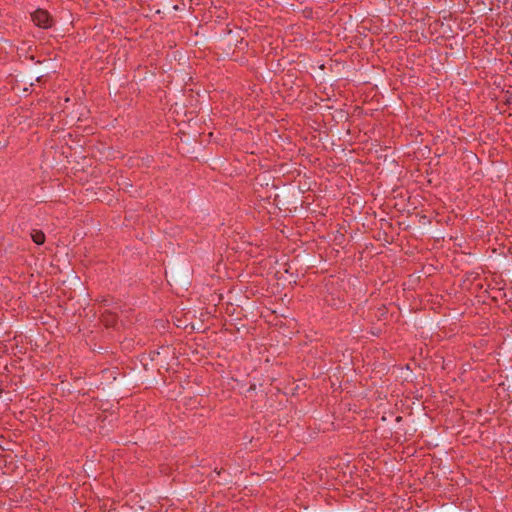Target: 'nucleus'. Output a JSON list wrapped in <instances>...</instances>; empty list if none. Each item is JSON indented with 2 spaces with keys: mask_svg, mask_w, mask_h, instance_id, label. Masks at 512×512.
I'll return each mask as SVG.
<instances>
[{
  "mask_svg": "<svg viewBox=\"0 0 512 512\" xmlns=\"http://www.w3.org/2000/svg\"><path fill=\"white\" fill-rule=\"evenodd\" d=\"M42 79H43V76H38V77L36 78V81H37V82H41V81H42Z\"/></svg>",
  "mask_w": 512,
  "mask_h": 512,
  "instance_id": "20e7f679",
  "label": "nucleus"
},
{
  "mask_svg": "<svg viewBox=\"0 0 512 512\" xmlns=\"http://www.w3.org/2000/svg\"><path fill=\"white\" fill-rule=\"evenodd\" d=\"M103 322L106 326H112L115 322V317L112 314H108L104 316Z\"/></svg>",
  "mask_w": 512,
  "mask_h": 512,
  "instance_id": "7ed1b4c3",
  "label": "nucleus"
},
{
  "mask_svg": "<svg viewBox=\"0 0 512 512\" xmlns=\"http://www.w3.org/2000/svg\"><path fill=\"white\" fill-rule=\"evenodd\" d=\"M31 238L34 243L41 245L45 242V234L41 230H33L31 232Z\"/></svg>",
  "mask_w": 512,
  "mask_h": 512,
  "instance_id": "f03ea898",
  "label": "nucleus"
},
{
  "mask_svg": "<svg viewBox=\"0 0 512 512\" xmlns=\"http://www.w3.org/2000/svg\"><path fill=\"white\" fill-rule=\"evenodd\" d=\"M32 21L36 26L40 28H50L53 25V19L48 13V11L44 9H37L31 14Z\"/></svg>",
  "mask_w": 512,
  "mask_h": 512,
  "instance_id": "f257e3e1",
  "label": "nucleus"
}]
</instances>
